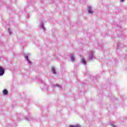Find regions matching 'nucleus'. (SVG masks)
I'll return each instance as SVG.
<instances>
[{"instance_id": "nucleus-5", "label": "nucleus", "mask_w": 127, "mask_h": 127, "mask_svg": "<svg viewBox=\"0 0 127 127\" xmlns=\"http://www.w3.org/2000/svg\"><path fill=\"white\" fill-rule=\"evenodd\" d=\"M69 127H81L79 125H76L75 126H70Z\"/></svg>"}, {"instance_id": "nucleus-8", "label": "nucleus", "mask_w": 127, "mask_h": 127, "mask_svg": "<svg viewBox=\"0 0 127 127\" xmlns=\"http://www.w3.org/2000/svg\"><path fill=\"white\" fill-rule=\"evenodd\" d=\"M121 1H122V2H124V1H125V0H121Z\"/></svg>"}, {"instance_id": "nucleus-1", "label": "nucleus", "mask_w": 127, "mask_h": 127, "mask_svg": "<svg viewBox=\"0 0 127 127\" xmlns=\"http://www.w3.org/2000/svg\"><path fill=\"white\" fill-rule=\"evenodd\" d=\"M4 74V69L0 66V76H2Z\"/></svg>"}, {"instance_id": "nucleus-6", "label": "nucleus", "mask_w": 127, "mask_h": 127, "mask_svg": "<svg viewBox=\"0 0 127 127\" xmlns=\"http://www.w3.org/2000/svg\"><path fill=\"white\" fill-rule=\"evenodd\" d=\"M81 62L82 63H83V64H86V61H85V59H82L81 60Z\"/></svg>"}, {"instance_id": "nucleus-3", "label": "nucleus", "mask_w": 127, "mask_h": 127, "mask_svg": "<svg viewBox=\"0 0 127 127\" xmlns=\"http://www.w3.org/2000/svg\"><path fill=\"white\" fill-rule=\"evenodd\" d=\"M3 94H4V95H7V94H8V92H7V90H4L3 91Z\"/></svg>"}, {"instance_id": "nucleus-9", "label": "nucleus", "mask_w": 127, "mask_h": 127, "mask_svg": "<svg viewBox=\"0 0 127 127\" xmlns=\"http://www.w3.org/2000/svg\"><path fill=\"white\" fill-rule=\"evenodd\" d=\"M27 60H28V57H27Z\"/></svg>"}, {"instance_id": "nucleus-2", "label": "nucleus", "mask_w": 127, "mask_h": 127, "mask_svg": "<svg viewBox=\"0 0 127 127\" xmlns=\"http://www.w3.org/2000/svg\"><path fill=\"white\" fill-rule=\"evenodd\" d=\"M88 13H93V11L92 10V7H88Z\"/></svg>"}, {"instance_id": "nucleus-7", "label": "nucleus", "mask_w": 127, "mask_h": 127, "mask_svg": "<svg viewBox=\"0 0 127 127\" xmlns=\"http://www.w3.org/2000/svg\"><path fill=\"white\" fill-rule=\"evenodd\" d=\"M71 61H74L75 60V58L74 57V56H72L71 57Z\"/></svg>"}, {"instance_id": "nucleus-4", "label": "nucleus", "mask_w": 127, "mask_h": 127, "mask_svg": "<svg viewBox=\"0 0 127 127\" xmlns=\"http://www.w3.org/2000/svg\"><path fill=\"white\" fill-rule=\"evenodd\" d=\"M52 71L54 74H56V72L55 71V68H54V67L52 68Z\"/></svg>"}]
</instances>
